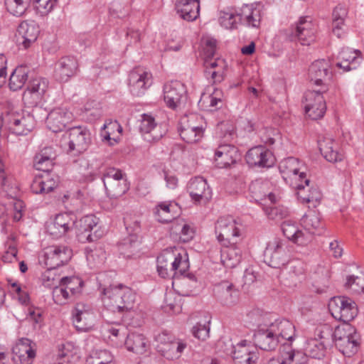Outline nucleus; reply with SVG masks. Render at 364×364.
I'll return each instance as SVG.
<instances>
[{"mask_svg": "<svg viewBox=\"0 0 364 364\" xmlns=\"http://www.w3.org/2000/svg\"><path fill=\"white\" fill-rule=\"evenodd\" d=\"M295 337V327L289 320L279 318L268 325H260L254 333L255 346L263 350L276 349L283 341H292Z\"/></svg>", "mask_w": 364, "mask_h": 364, "instance_id": "obj_1", "label": "nucleus"}, {"mask_svg": "<svg viewBox=\"0 0 364 364\" xmlns=\"http://www.w3.org/2000/svg\"><path fill=\"white\" fill-rule=\"evenodd\" d=\"M188 268V255L181 247L167 248L157 257V271L163 278L182 275L186 274Z\"/></svg>", "mask_w": 364, "mask_h": 364, "instance_id": "obj_2", "label": "nucleus"}, {"mask_svg": "<svg viewBox=\"0 0 364 364\" xmlns=\"http://www.w3.org/2000/svg\"><path fill=\"white\" fill-rule=\"evenodd\" d=\"M102 298L105 306L113 312H128L134 309L136 294L127 286L112 284L105 288Z\"/></svg>", "mask_w": 364, "mask_h": 364, "instance_id": "obj_3", "label": "nucleus"}, {"mask_svg": "<svg viewBox=\"0 0 364 364\" xmlns=\"http://www.w3.org/2000/svg\"><path fill=\"white\" fill-rule=\"evenodd\" d=\"M108 331L109 341L116 348H120L124 345L127 350L136 354H144L149 348V342L144 336L131 333L126 337V330L120 325L112 326Z\"/></svg>", "mask_w": 364, "mask_h": 364, "instance_id": "obj_4", "label": "nucleus"}, {"mask_svg": "<svg viewBox=\"0 0 364 364\" xmlns=\"http://www.w3.org/2000/svg\"><path fill=\"white\" fill-rule=\"evenodd\" d=\"M205 72L211 75L215 80H220L226 73V62L224 59H213L217 50V41L210 36H204L201 40Z\"/></svg>", "mask_w": 364, "mask_h": 364, "instance_id": "obj_5", "label": "nucleus"}, {"mask_svg": "<svg viewBox=\"0 0 364 364\" xmlns=\"http://www.w3.org/2000/svg\"><path fill=\"white\" fill-rule=\"evenodd\" d=\"M262 18V12L259 4H245L239 9H229L230 28H236L239 23L258 28L260 26Z\"/></svg>", "mask_w": 364, "mask_h": 364, "instance_id": "obj_6", "label": "nucleus"}, {"mask_svg": "<svg viewBox=\"0 0 364 364\" xmlns=\"http://www.w3.org/2000/svg\"><path fill=\"white\" fill-rule=\"evenodd\" d=\"M205 122L203 117L197 114L185 115L181 119L180 136L187 143L195 144L204 135Z\"/></svg>", "mask_w": 364, "mask_h": 364, "instance_id": "obj_7", "label": "nucleus"}, {"mask_svg": "<svg viewBox=\"0 0 364 364\" xmlns=\"http://www.w3.org/2000/svg\"><path fill=\"white\" fill-rule=\"evenodd\" d=\"M82 281L77 277H62L60 285L53 290L54 302L58 305L65 304L82 292Z\"/></svg>", "mask_w": 364, "mask_h": 364, "instance_id": "obj_8", "label": "nucleus"}, {"mask_svg": "<svg viewBox=\"0 0 364 364\" xmlns=\"http://www.w3.org/2000/svg\"><path fill=\"white\" fill-rule=\"evenodd\" d=\"M92 142L90 130L85 127H75L70 129L63 139V146H68V151L80 154L86 151Z\"/></svg>", "mask_w": 364, "mask_h": 364, "instance_id": "obj_9", "label": "nucleus"}, {"mask_svg": "<svg viewBox=\"0 0 364 364\" xmlns=\"http://www.w3.org/2000/svg\"><path fill=\"white\" fill-rule=\"evenodd\" d=\"M49 81L42 77L31 79L23 94V102L28 107H35L42 103L48 91Z\"/></svg>", "mask_w": 364, "mask_h": 364, "instance_id": "obj_10", "label": "nucleus"}, {"mask_svg": "<svg viewBox=\"0 0 364 364\" xmlns=\"http://www.w3.org/2000/svg\"><path fill=\"white\" fill-rule=\"evenodd\" d=\"M328 308L336 319L344 323L353 320L358 312L355 302L347 296L333 297L328 304Z\"/></svg>", "mask_w": 364, "mask_h": 364, "instance_id": "obj_11", "label": "nucleus"}, {"mask_svg": "<svg viewBox=\"0 0 364 364\" xmlns=\"http://www.w3.org/2000/svg\"><path fill=\"white\" fill-rule=\"evenodd\" d=\"M5 120L9 130L17 135H26L35 126L33 117L21 109L11 110Z\"/></svg>", "mask_w": 364, "mask_h": 364, "instance_id": "obj_12", "label": "nucleus"}, {"mask_svg": "<svg viewBox=\"0 0 364 364\" xmlns=\"http://www.w3.org/2000/svg\"><path fill=\"white\" fill-rule=\"evenodd\" d=\"M107 194L111 198H118L129 190V184L124 174L114 168L107 169L103 177Z\"/></svg>", "mask_w": 364, "mask_h": 364, "instance_id": "obj_13", "label": "nucleus"}, {"mask_svg": "<svg viewBox=\"0 0 364 364\" xmlns=\"http://www.w3.org/2000/svg\"><path fill=\"white\" fill-rule=\"evenodd\" d=\"M76 227L77 237L81 242L95 241L104 234V230L99 225V218L93 215L81 218Z\"/></svg>", "mask_w": 364, "mask_h": 364, "instance_id": "obj_14", "label": "nucleus"}, {"mask_svg": "<svg viewBox=\"0 0 364 364\" xmlns=\"http://www.w3.org/2000/svg\"><path fill=\"white\" fill-rule=\"evenodd\" d=\"M287 243L279 238L268 242L264 256L268 264L273 268H280L289 261Z\"/></svg>", "mask_w": 364, "mask_h": 364, "instance_id": "obj_15", "label": "nucleus"}, {"mask_svg": "<svg viewBox=\"0 0 364 364\" xmlns=\"http://www.w3.org/2000/svg\"><path fill=\"white\" fill-rule=\"evenodd\" d=\"M326 89L317 91L309 90L304 96V109L306 114L313 120L322 118L326 110V105L323 93Z\"/></svg>", "mask_w": 364, "mask_h": 364, "instance_id": "obj_16", "label": "nucleus"}, {"mask_svg": "<svg viewBox=\"0 0 364 364\" xmlns=\"http://www.w3.org/2000/svg\"><path fill=\"white\" fill-rule=\"evenodd\" d=\"M302 163L295 157H288L281 161L279 165V172L287 183H293L304 180L306 185L310 183L304 171H301Z\"/></svg>", "mask_w": 364, "mask_h": 364, "instance_id": "obj_17", "label": "nucleus"}, {"mask_svg": "<svg viewBox=\"0 0 364 364\" xmlns=\"http://www.w3.org/2000/svg\"><path fill=\"white\" fill-rule=\"evenodd\" d=\"M72 256V250L68 246L51 245L43 250L40 262L48 267L56 268L67 263Z\"/></svg>", "mask_w": 364, "mask_h": 364, "instance_id": "obj_18", "label": "nucleus"}, {"mask_svg": "<svg viewBox=\"0 0 364 364\" xmlns=\"http://www.w3.org/2000/svg\"><path fill=\"white\" fill-rule=\"evenodd\" d=\"M73 323L80 331H88L92 328L96 321V315L92 307L87 304L77 303L72 311Z\"/></svg>", "mask_w": 364, "mask_h": 364, "instance_id": "obj_19", "label": "nucleus"}, {"mask_svg": "<svg viewBox=\"0 0 364 364\" xmlns=\"http://www.w3.org/2000/svg\"><path fill=\"white\" fill-rule=\"evenodd\" d=\"M309 76L315 85L322 86L320 90L326 89L327 90V85L331 82L333 77L331 62L326 59L315 60L309 68Z\"/></svg>", "mask_w": 364, "mask_h": 364, "instance_id": "obj_20", "label": "nucleus"}, {"mask_svg": "<svg viewBox=\"0 0 364 364\" xmlns=\"http://www.w3.org/2000/svg\"><path fill=\"white\" fill-rule=\"evenodd\" d=\"M152 84V75L146 68H134L129 75V88L132 95L141 96Z\"/></svg>", "mask_w": 364, "mask_h": 364, "instance_id": "obj_21", "label": "nucleus"}, {"mask_svg": "<svg viewBox=\"0 0 364 364\" xmlns=\"http://www.w3.org/2000/svg\"><path fill=\"white\" fill-rule=\"evenodd\" d=\"M229 229L232 230V242L229 240V262H231L229 264V267L234 268L241 262L242 252L237 244L242 241L245 228L240 220L234 219L232 222H229Z\"/></svg>", "mask_w": 364, "mask_h": 364, "instance_id": "obj_22", "label": "nucleus"}, {"mask_svg": "<svg viewBox=\"0 0 364 364\" xmlns=\"http://www.w3.org/2000/svg\"><path fill=\"white\" fill-rule=\"evenodd\" d=\"M231 358L234 364H256L259 355L255 346L246 340L232 343Z\"/></svg>", "mask_w": 364, "mask_h": 364, "instance_id": "obj_23", "label": "nucleus"}, {"mask_svg": "<svg viewBox=\"0 0 364 364\" xmlns=\"http://www.w3.org/2000/svg\"><path fill=\"white\" fill-rule=\"evenodd\" d=\"M36 357L35 345L28 338H21L12 348L14 364H33Z\"/></svg>", "mask_w": 364, "mask_h": 364, "instance_id": "obj_24", "label": "nucleus"}, {"mask_svg": "<svg viewBox=\"0 0 364 364\" xmlns=\"http://www.w3.org/2000/svg\"><path fill=\"white\" fill-rule=\"evenodd\" d=\"M245 160L250 167L269 168L274 164L272 153L262 145L250 149L246 153Z\"/></svg>", "mask_w": 364, "mask_h": 364, "instance_id": "obj_25", "label": "nucleus"}, {"mask_svg": "<svg viewBox=\"0 0 364 364\" xmlns=\"http://www.w3.org/2000/svg\"><path fill=\"white\" fill-rule=\"evenodd\" d=\"M75 224V218L69 213H61L46 223L47 232L54 238H60L70 232Z\"/></svg>", "mask_w": 364, "mask_h": 364, "instance_id": "obj_26", "label": "nucleus"}, {"mask_svg": "<svg viewBox=\"0 0 364 364\" xmlns=\"http://www.w3.org/2000/svg\"><path fill=\"white\" fill-rule=\"evenodd\" d=\"M186 87L179 81H171L164 87V100L166 105L175 109L186 100Z\"/></svg>", "mask_w": 364, "mask_h": 364, "instance_id": "obj_27", "label": "nucleus"}, {"mask_svg": "<svg viewBox=\"0 0 364 364\" xmlns=\"http://www.w3.org/2000/svg\"><path fill=\"white\" fill-rule=\"evenodd\" d=\"M316 28L309 16L301 17L292 32L294 40L303 46H309L315 41Z\"/></svg>", "mask_w": 364, "mask_h": 364, "instance_id": "obj_28", "label": "nucleus"}, {"mask_svg": "<svg viewBox=\"0 0 364 364\" xmlns=\"http://www.w3.org/2000/svg\"><path fill=\"white\" fill-rule=\"evenodd\" d=\"M181 213L179 205L174 200L157 203L152 209L153 215L161 223H168L176 219Z\"/></svg>", "mask_w": 364, "mask_h": 364, "instance_id": "obj_29", "label": "nucleus"}, {"mask_svg": "<svg viewBox=\"0 0 364 364\" xmlns=\"http://www.w3.org/2000/svg\"><path fill=\"white\" fill-rule=\"evenodd\" d=\"M188 191L192 200L198 205H205L212 198L210 187L201 177H196L190 181Z\"/></svg>", "mask_w": 364, "mask_h": 364, "instance_id": "obj_30", "label": "nucleus"}, {"mask_svg": "<svg viewBox=\"0 0 364 364\" xmlns=\"http://www.w3.org/2000/svg\"><path fill=\"white\" fill-rule=\"evenodd\" d=\"M73 119V113L65 108L57 107L48 114L46 124L53 132L63 131Z\"/></svg>", "mask_w": 364, "mask_h": 364, "instance_id": "obj_31", "label": "nucleus"}, {"mask_svg": "<svg viewBox=\"0 0 364 364\" xmlns=\"http://www.w3.org/2000/svg\"><path fill=\"white\" fill-rule=\"evenodd\" d=\"M281 229L284 237L298 245H306L311 240V235L305 234L295 221L284 220L281 225Z\"/></svg>", "mask_w": 364, "mask_h": 364, "instance_id": "obj_32", "label": "nucleus"}, {"mask_svg": "<svg viewBox=\"0 0 364 364\" xmlns=\"http://www.w3.org/2000/svg\"><path fill=\"white\" fill-rule=\"evenodd\" d=\"M223 92L213 87L208 86L200 96L198 105L205 111H213L222 105Z\"/></svg>", "mask_w": 364, "mask_h": 364, "instance_id": "obj_33", "label": "nucleus"}, {"mask_svg": "<svg viewBox=\"0 0 364 364\" xmlns=\"http://www.w3.org/2000/svg\"><path fill=\"white\" fill-rule=\"evenodd\" d=\"M18 33L19 46L27 49L37 40L39 28L34 22L23 21L18 26Z\"/></svg>", "mask_w": 364, "mask_h": 364, "instance_id": "obj_34", "label": "nucleus"}, {"mask_svg": "<svg viewBox=\"0 0 364 364\" xmlns=\"http://www.w3.org/2000/svg\"><path fill=\"white\" fill-rule=\"evenodd\" d=\"M139 129L144 139L149 142L158 141L163 136V133L159 130L154 117L151 114L141 115Z\"/></svg>", "mask_w": 364, "mask_h": 364, "instance_id": "obj_35", "label": "nucleus"}, {"mask_svg": "<svg viewBox=\"0 0 364 364\" xmlns=\"http://www.w3.org/2000/svg\"><path fill=\"white\" fill-rule=\"evenodd\" d=\"M361 53L358 50L350 48H344L338 54L337 67L343 69L344 71L355 70L361 63Z\"/></svg>", "mask_w": 364, "mask_h": 364, "instance_id": "obj_36", "label": "nucleus"}, {"mask_svg": "<svg viewBox=\"0 0 364 364\" xmlns=\"http://www.w3.org/2000/svg\"><path fill=\"white\" fill-rule=\"evenodd\" d=\"M58 186L57 178L51 173L44 171L33 179L31 189L36 194L47 193L52 191Z\"/></svg>", "mask_w": 364, "mask_h": 364, "instance_id": "obj_37", "label": "nucleus"}, {"mask_svg": "<svg viewBox=\"0 0 364 364\" xmlns=\"http://www.w3.org/2000/svg\"><path fill=\"white\" fill-rule=\"evenodd\" d=\"M318 146L321 154L328 161L336 163L343 160V154L333 139L324 138L318 141Z\"/></svg>", "mask_w": 364, "mask_h": 364, "instance_id": "obj_38", "label": "nucleus"}, {"mask_svg": "<svg viewBox=\"0 0 364 364\" xmlns=\"http://www.w3.org/2000/svg\"><path fill=\"white\" fill-rule=\"evenodd\" d=\"M296 191L298 199L302 203L310 202H318L321 198V194L316 188L309 187L306 185L304 180L299 181L291 186Z\"/></svg>", "mask_w": 364, "mask_h": 364, "instance_id": "obj_39", "label": "nucleus"}, {"mask_svg": "<svg viewBox=\"0 0 364 364\" xmlns=\"http://www.w3.org/2000/svg\"><path fill=\"white\" fill-rule=\"evenodd\" d=\"M301 223L305 229V234H310L311 239L314 234L321 235L323 232V223L319 213L310 211L301 218Z\"/></svg>", "mask_w": 364, "mask_h": 364, "instance_id": "obj_40", "label": "nucleus"}, {"mask_svg": "<svg viewBox=\"0 0 364 364\" xmlns=\"http://www.w3.org/2000/svg\"><path fill=\"white\" fill-rule=\"evenodd\" d=\"M77 70V63L73 58H63L58 63L55 75L62 82H66L69 78L75 75Z\"/></svg>", "mask_w": 364, "mask_h": 364, "instance_id": "obj_41", "label": "nucleus"}, {"mask_svg": "<svg viewBox=\"0 0 364 364\" xmlns=\"http://www.w3.org/2000/svg\"><path fill=\"white\" fill-rule=\"evenodd\" d=\"M173 279V287L183 296H190L197 285L196 279L193 275L183 274Z\"/></svg>", "mask_w": 364, "mask_h": 364, "instance_id": "obj_42", "label": "nucleus"}, {"mask_svg": "<svg viewBox=\"0 0 364 364\" xmlns=\"http://www.w3.org/2000/svg\"><path fill=\"white\" fill-rule=\"evenodd\" d=\"M122 132V128L117 121H109L105 124L100 135L103 141L113 146L118 143Z\"/></svg>", "mask_w": 364, "mask_h": 364, "instance_id": "obj_43", "label": "nucleus"}, {"mask_svg": "<svg viewBox=\"0 0 364 364\" xmlns=\"http://www.w3.org/2000/svg\"><path fill=\"white\" fill-rule=\"evenodd\" d=\"M55 157V151L52 147H44L36 155L34 166L38 170L48 171L53 166Z\"/></svg>", "mask_w": 364, "mask_h": 364, "instance_id": "obj_44", "label": "nucleus"}, {"mask_svg": "<svg viewBox=\"0 0 364 364\" xmlns=\"http://www.w3.org/2000/svg\"><path fill=\"white\" fill-rule=\"evenodd\" d=\"M171 234L178 236L182 242L192 240L195 236L194 226L183 219L178 220L171 228Z\"/></svg>", "mask_w": 364, "mask_h": 364, "instance_id": "obj_45", "label": "nucleus"}, {"mask_svg": "<svg viewBox=\"0 0 364 364\" xmlns=\"http://www.w3.org/2000/svg\"><path fill=\"white\" fill-rule=\"evenodd\" d=\"M186 346V342L174 337L168 345L159 347V351L166 358L173 360L180 358Z\"/></svg>", "mask_w": 364, "mask_h": 364, "instance_id": "obj_46", "label": "nucleus"}, {"mask_svg": "<svg viewBox=\"0 0 364 364\" xmlns=\"http://www.w3.org/2000/svg\"><path fill=\"white\" fill-rule=\"evenodd\" d=\"M269 183L267 181L256 180L250 185V191L256 200L268 198L271 203L276 200V196L271 191L267 190Z\"/></svg>", "mask_w": 364, "mask_h": 364, "instance_id": "obj_47", "label": "nucleus"}, {"mask_svg": "<svg viewBox=\"0 0 364 364\" xmlns=\"http://www.w3.org/2000/svg\"><path fill=\"white\" fill-rule=\"evenodd\" d=\"M348 15V9L346 6L338 4L335 7L332 13V31L338 38H341L343 34L342 26Z\"/></svg>", "mask_w": 364, "mask_h": 364, "instance_id": "obj_48", "label": "nucleus"}, {"mask_svg": "<svg viewBox=\"0 0 364 364\" xmlns=\"http://www.w3.org/2000/svg\"><path fill=\"white\" fill-rule=\"evenodd\" d=\"M210 315L207 313L203 314V318L191 328L192 335L199 341H206L210 337Z\"/></svg>", "mask_w": 364, "mask_h": 364, "instance_id": "obj_49", "label": "nucleus"}, {"mask_svg": "<svg viewBox=\"0 0 364 364\" xmlns=\"http://www.w3.org/2000/svg\"><path fill=\"white\" fill-rule=\"evenodd\" d=\"M360 336L358 333L353 335L344 340L336 343V346L345 356L350 357L357 353L359 347Z\"/></svg>", "mask_w": 364, "mask_h": 364, "instance_id": "obj_50", "label": "nucleus"}, {"mask_svg": "<svg viewBox=\"0 0 364 364\" xmlns=\"http://www.w3.org/2000/svg\"><path fill=\"white\" fill-rule=\"evenodd\" d=\"M77 347L70 341L61 343L58 347V364L68 363L77 354Z\"/></svg>", "mask_w": 364, "mask_h": 364, "instance_id": "obj_51", "label": "nucleus"}, {"mask_svg": "<svg viewBox=\"0 0 364 364\" xmlns=\"http://www.w3.org/2000/svg\"><path fill=\"white\" fill-rule=\"evenodd\" d=\"M28 79V69L25 66L17 67L11 73L9 86L11 90L16 91L20 90Z\"/></svg>", "mask_w": 364, "mask_h": 364, "instance_id": "obj_52", "label": "nucleus"}, {"mask_svg": "<svg viewBox=\"0 0 364 364\" xmlns=\"http://www.w3.org/2000/svg\"><path fill=\"white\" fill-rule=\"evenodd\" d=\"M0 178L1 187L9 196L16 198L18 196V186L11 178H7L4 172V164L0 159Z\"/></svg>", "mask_w": 364, "mask_h": 364, "instance_id": "obj_53", "label": "nucleus"}, {"mask_svg": "<svg viewBox=\"0 0 364 364\" xmlns=\"http://www.w3.org/2000/svg\"><path fill=\"white\" fill-rule=\"evenodd\" d=\"M177 12L184 20L192 21L199 16L200 5L199 0L187 4L176 6Z\"/></svg>", "mask_w": 364, "mask_h": 364, "instance_id": "obj_54", "label": "nucleus"}, {"mask_svg": "<svg viewBox=\"0 0 364 364\" xmlns=\"http://www.w3.org/2000/svg\"><path fill=\"white\" fill-rule=\"evenodd\" d=\"M305 350L308 358L321 359L325 355L326 345L317 338H311L308 340Z\"/></svg>", "mask_w": 364, "mask_h": 364, "instance_id": "obj_55", "label": "nucleus"}, {"mask_svg": "<svg viewBox=\"0 0 364 364\" xmlns=\"http://www.w3.org/2000/svg\"><path fill=\"white\" fill-rule=\"evenodd\" d=\"M31 0H5L7 11L14 16H22L28 8Z\"/></svg>", "mask_w": 364, "mask_h": 364, "instance_id": "obj_56", "label": "nucleus"}, {"mask_svg": "<svg viewBox=\"0 0 364 364\" xmlns=\"http://www.w3.org/2000/svg\"><path fill=\"white\" fill-rule=\"evenodd\" d=\"M263 210L269 219L279 221L289 215V209L283 205L264 206Z\"/></svg>", "mask_w": 364, "mask_h": 364, "instance_id": "obj_57", "label": "nucleus"}, {"mask_svg": "<svg viewBox=\"0 0 364 364\" xmlns=\"http://www.w3.org/2000/svg\"><path fill=\"white\" fill-rule=\"evenodd\" d=\"M62 277L58 274L55 268L48 267L41 276V282L44 287L48 288L58 287Z\"/></svg>", "mask_w": 364, "mask_h": 364, "instance_id": "obj_58", "label": "nucleus"}, {"mask_svg": "<svg viewBox=\"0 0 364 364\" xmlns=\"http://www.w3.org/2000/svg\"><path fill=\"white\" fill-rule=\"evenodd\" d=\"M256 278L257 277L252 269H246L244 272L242 280L229 284V291H230L232 287H236L237 289L241 288L244 291H247L249 287L256 281Z\"/></svg>", "mask_w": 364, "mask_h": 364, "instance_id": "obj_59", "label": "nucleus"}, {"mask_svg": "<svg viewBox=\"0 0 364 364\" xmlns=\"http://www.w3.org/2000/svg\"><path fill=\"white\" fill-rule=\"evenodd\" d=\"M285 364H307L309 358L306 353L291 350L282 354Z\"/></svg>", "mask_w": 364, "mask_h": 364, "instance_id": "obj_60", "label": "nucleus"}, {"mask_svg": "<svg viewBox=\"0 0 364 364\" xmlns=\"http://www.w3.org/2000/svg\"><path fill=\"white\" fill-rule=\"evenodd\" d=\"M357 333L355 328L349 323H344L338 326L334 329L333 341L336 343L340 340H344L353 335Z\"/></svg>", "mask_w": 364, "mask_h": 364, "instance_id": "obj_61", "label": "nucleus"}, {"mask_svg": "<svg viewBox=\"0 0 364 364\" xmlns=\"http://www.w3.org/2000/svg\"><path fill=\"white\" fill-rule=\"evenodd\" d=\"M345 287L353 293L364 292V274L356 277L353 275L348 277Z\"/></svg>", "mask_w": 364, "mask_h": 364, "instance_id": "obj_62", "label": "nucleus"}, {"mask_svg": "<svg viewBox=\"0 0 364 364\" xmlns=\"http://www.w3.org/2000/svg\"><path fill=\"white\" fill-rule=\"evenodd\" d=\"M87 361L100 364H114V356L108 350H98L92 353Z\"/></svg>", "mask_w": 364, "mask_h": 364, "instance_id": "obj_63", "label": "nucleus"}, {"mask_svg": "<svg viewBox=\"0 0 364 364\" xmlns=\"http://www.w3.org/2000/svg\"><path fill=\"white\" fill-rule=\"evenodd\" d=\"M57 0H33V6L41 16H46L53 11Z\"/></svg>", "mask_w": 364, "mask_h": 364, "instance_id": "obj_64", "label": "nucleus"}]
</instances>
